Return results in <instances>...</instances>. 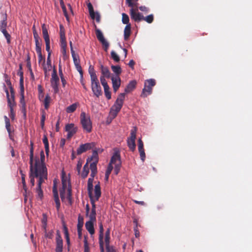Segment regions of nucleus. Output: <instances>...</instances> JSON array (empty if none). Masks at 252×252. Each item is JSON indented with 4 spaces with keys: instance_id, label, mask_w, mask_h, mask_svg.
<instances>
[{
    "instance_id": "38",
    "label": "nucleus",
    "mask_w": 252,
    "mask_h": 252,
    "mask_svg": "<svg viewBox=\"0 0 252 252\" xmlns=\"http://www.w3.org/2000/svg\"><path fill=\"white\" fill-rule=\"evenodd\" d=\"M60 42L66 41V38L65 36V32L64 31L63 27L62 25H60Z\"/></svg>"
},
{
    "instance_id": "17",
    "label": "nucleus",
    "mask_w": 252,
    "mask_h": 252,
    "mask_svg": "<svg viewBox=\"0 0 252 252\" xmlns=\"http://www.w3.org/2000/svg\"><path fill=\"white\" fill-rule=\"evenodd\" d=\"M53 195H54V200H55V202L56 203V207L57 210L58 211H59L60 208L61 204H60V199H59V195H58L57 188L56 187V184L55 182H54V186L53 188Z\"/></svg>"
},
{
    "instance_id": "56",
    "label": "nucleus",
    "mask_w": 252,
    "mask_h": 252,
    "mask_svg": "<svg viewBox=\"0 0 252 252\" xmlns=\"http://www.w3.org/2000/svg\"><path fill=\"white\" fill-rule=\"evenodd\" d=\"M71 55H72V57L73 58V62H74V64L75 65V64L80 63V60H79V59L77 58V57L75 55V52L73 50V49H72Z\"/></svg>"
},
{
    "instance_id": "41",
    "label": "nucleus",
    "mask_w": 252,
    "mask_h": 252,
    "mask_svg": "<svg viewBox=\"0 0 252 252\" xmlns=\"http://www.w3.org/2000/svg\"><path fill=\"white\" fill-rule=\"evenodd\" d=\"M96 211L91 210L90 214H88V216H89V219H90L89 220L91 221L95 222L96 221Z\"/></svg>"
},
{
    "instance_id": "26",
    "label": "nucleus",
    "mask_w": 252,
    "mask_h": 252,
    "mask_svg": "<svg viewBox=\"0 0 252 252\" xmlns=\"http://www.w3.org/2000/svg\"><path fill=\"white\" fill-rule=\"evenodd\" d=\"M17 74L20 77V88H23L24 87V76L23 72L22 71V64L19 65V68Z\"/></svg>"
},
{
    "instance_id": "2",
    "label": "nucleus",
    "mask_w": 252,
    "mask_h": 252,
    "mask_svg": "<svg viewBox=\"0 0 252 252\" xmlns=\"http://www.w3.org/2000/svg\"><path fill=\"white\" fill-rule=\"evenodd\" d=\"M125 97V93L120 94L115 103L111 108L110 112V115L112 119H114L118 115V113L121 110L124 103V99Z\"/></svg>"
},
{
    "instance_id": "53",
    "label": "nucleus",
    "mask_w": 252,
    "mask_h": 252,
    "mask_svg": "<svg viewBox=\"0 0 252 252\" xmlns=\"http://www.w3.org/2000/svg\"><path fill=\"white\" fill-rule=\"evenodd\" d=\"M138 151L140 154L141 160L143 162H144L146 158V155H145L144 149H138Z\"/></svg>"
},
{
    "instance_id": "60",
    "label": "nucleus",
    "mask_w": 252,
    "mask_h": 252,
    "mask_svg": "<svg viewBox=\"0 0 252 252\" xmlns=\"http://www.w3.org/2000/svg\"><path fill=\"white\" fill-rule=\"evenodd\" d=\"M100 80L101 83L102 85L103 86V88L108 86L107 81L104 76H100Z\"/></svg>"
},
{
    "instance_id": "10",
    "label": "nucleus",
    "mask_w": 252,
    "mask_h": 252,
    "mask_svg": "<svg viewBox=\"0 0 252 252\" xmlns=\"http://www.w3.org/2000/svg\"><path fill=\"white\" fill-rule=\"evenodd\" d=\"M94 27L95 28V31L96 37L99 41L102 44L104 50L107 52L109 48V44L104 38L103 33L99 29H97L96 25H94Z\"/></svg>"
},
{
    "instance_id": "8",
    "label": "nucleus",
    "mask_w": 252,
    "mask_h": 252,
    "mask_svg": "<svg viewBox=\"0 0 252 252\" xmlns=\"http://www.w3.org/2000/svg\"><path fill=\"white\" fill-rule=\"evenodd\" d=\"M136 132L137 128L136 127L134 126L130 130V136L129 137L127 138V146L128 147L130 150L132 152H134L135 150V139L136 138Z\"/></svg>"
},
{
    "instance_id": "51",
    "label": "nucleus",
    "mask_w": 252,
    "mask_h": 252,
    "mask_svg": "<svg viewBox=\"0 0 252 252\" xmlns=\"http://www.w3.org/2000/svg\"><path fill=\"white\" fill-rule=\"evenodd\" d=\"M104 93H105L106 97L108 99H110L111 98V92L109 91V86H107L106 87H104Z\"/></svg>"
},
{
    "instance_id": "19",
    "label": "nucleus",
    "mask_w": 252,
    "mask_h": 252,
    "mask_svg": "<svg viewBox=\"0 0 252 252\" xmlns=\"http://www.w3.org/2000/svg\"><path fill=\"white\" fill-rule=\"evenodd\" d=\"M121 163V156L119 151L115 152L111 158L109 164H119Z\"/></svg>"
},
{
    "instance_id": "34",
    "label": "nucleus",
    "mask_w": 252,
    "mask_h": 252,
    "mask_svg": "<svg viewBox=\"0 0 252 252\" xmlns=\"http://www.w3.org/2000/svg\"><path fill=\"white\" fill-rule=\"evenodd\" d=\"M20 95L21 97L20 102L21 106H26L24 98V87H23V88H20Z\"/></svg>"
},
{
    "instance_id": "13",
    "label": "nucleus",
    "mask_w": 252,
    "mask_h": 252,
    "mask_svg": "<svg viewBox=\"0 0 252 252\" xmlns=\"http://www.w3.org/2000/svg\"><path fill=\"white\" fill-rule=\"evenodd\" d=\"M59 82V78L58 76L57 71L54 68L52 73V78L51 79V86L54 89L55 93H57L58 89V83Z\"/></svg>"
},
{
    "instance_id": "62",
    "label": "nucleus",
    "mask_w": 252,
    "mask_h": 252,
    "mask_svg": "<svg viewBox=\"0 0 252 252\" xmlns=\"http://www.w3.org/2000/svg\"><path fill=\"white\" fill-rule=\"evenodd\" d=\"M46 45V50L48 52V54L51 53L50 51V40H45Z\"/></svg>"
},
{
    "instance_id": "57",
    "label": "nucleus",
    "mask_w": 252,
    "mask_h": 252,
    "mask_svg": "<svg viewBox=\"0 0 252 252\" xmlns=\"http://www.w3.org/2000/svg\"><path fill=\"white\" fill-rule=\"evenodd\" d=\"M64 230L65 239L66 240V242H67V245L69 246L70 245V239H69V234H68V231H67V228L66 226L64 227Z\"/></svg>"
},
{
    "instance_id": "31",
    "label": "nucleus",
    "mask_w": 252,
    "mask_h": 252,
    "mask_svg": "<svg viewBox=\"0 0 252 252\" xmlns=\"http://www.w3.org/2000/svg\"><path fill=\"white\" fill-rule=\"evenodd\" d=\"M43 143L44 144L45 153L47 156H48L49 153V146L47 136L44 135L43 138Z\"/></svg>"
},
{
    "instance_id": "61",
    "label": "nucleus",
    "mask_w": 252,
    "mask_h": 252,
    "mask_svg": "<svg viewBox=\"0 0 252 252\" xmlns=\"http://www.w3.org/2000/svg\"><path fill=\"white\" fill-rule=\"evenodd\" d=\"M84 252H90V248L88 243L87 240L85 238L84 241Z\"/></svg>"
},
{
    "instance_id": "43",
    "label": "nucleus",
    "mask_w": 252,
    "mask_h": 252,
    "mask_svg": "<svg viewBox=\"0 0 252 252\" xmlns=\"http://www.w3.org/2000/svg\"><path fill=\"white\" fill-rule=\"evenodd\" d=\"M113 168V167L112 165H111V164H109V165H108L107 170L106 171V172H105V177L106 180L108 179L109 175H110Z\"/></svg>"
},
{
    "instance_id": "14",
    "label": "nucleus",
    "mask_w": 252,
    "mask_h": 252,
    "mask_svg": "<svg viewBox=\"0 0 252 252\" xmlns=\"http://www.w3.org/2000/svg\"><path fill=\"white\" fill-rule=\"evenodd\" d=\"M95 145V143H87L81 145L77 150V154L79 155L86 151L93 149Z\"/></svg>"
},
{
    "instance_id": "35",
    "label": "nucleus",
    "mask_w": 252,
    "mask_h": 252,
    "mask_svg": "<svg viewBox=\"0 0 252 252\" xmlns=\"http://www.w3.org/2000/svg\"><path fill=\"white\" fill-rule=\"evenodd\" d=\"M88 8L89 9V13L90 16L92 19H94L95 17V12L94 10L93 6L91 2H89L87 4Z\"/></svg>"
},
{
    "instance_id": "49",
    "label": "nucleus",
    "mask_w": 252,
    "mask_h": 252,
    "mask_svg": "<svg viewBox=\"0 0 252 252\" xmlns=\"http://www.w3.org/2000/svg\"><path fill=\"white\" fill-rule=\"evenodd\" d=\"M129 19L128 16L126 14L123 13L122 14V22H123V23L124 24H126V25H127L129 24Z\"/></svg>"
},
{
    "instance_id": "5",
    "label": "nucleus",
    "mask_w": 252,
    "mask_h": 252,
    "mask_svg": "<svg viewBox=\"0 0 252 252\" xmlns=\"http://www.w3.org/2000/svg\"><path fill=\"white\" fill-rule=\"evenodd\" d=\"M156 80L154 79L146 80L144 83V87L142 90L141 96L146 97L152 93L153 87L156 85Z\"/></svg>"
},
{
    "instance_id": "23",
    "label": "nucleus",
    "mask_w": 252,
    "mask_h": 252,
    "mask_svg": "<svg viewBox=\"0 0 252 252\" xmlns=\"http://www.w3.org/2000/svg\"><path fill=\"white\" fill-rule=\"evenodd\" d=\"M131 34V25H127L124 30V39L126 41L128 39Z\"/></svg>"
},
{
    "instance_id": "58",
    "label": "nucleus",
    "mask_w": 252,
    "mask_h": 252,
    "mask_svg": "<svg viewBox=\"0 0 252 252\" xmlns=\"http://www.w3.org/2000/svg\"><path fill=\"white\" fill-rule=\"evenodd\" d=\"M67 199L69 201L70 204H71V187L69 185H68V188L67 189Z\"/></svg>"
},
{
    "instance_id": "20",
    "label": "nucleus",
    "mask_w": 252,
    "mask_h": 252,
    "mask_svg": "<svg viewBox=\"0 0 252 252\" xmlns=\"http://www.w3.org/2000/svg\"><path fill=\"white\" fill-rule=\"evenodd\" d=\"M137 82L135 80L130 81L125 89L126 93H129L133 91L136 88Z\"/></svg>"
},
{
    "instance_id": "4",
    "label": "nucleus",
    "mask_w": 252,
    "mask_h": 252,
    "mask_svg": "<svg viewBox=\"0 0 252 252\" xmlns=\"http://www.w3.org/2000/svg\"><path fill=\"white\" fill-rule=\"evenodd\" d=\"M90 168L91 173V177L89 178L88 180V191L89 197H92V196H93L92 191L93 189L94 178L97 173V169L94 163L90 165Z\"/></svg>"
},
{
    "instance_id": "29",
    "label": "nucleus",
    "mask_w": 252,
    "mask_h": 252,
    "mask_svg": "<svg viewBox=\"0 0 252 252\" xmlns=\"http://www.w3.org/2000/svg\"><path fill=\"white\" fill-rule=\"evenodd\" d=\"M99 243H103V227L102 222H100L99 223Z\"/></svg>"
},
{
    "instance_id": "33",
    "label": "nucleus",
    "mask_w": 252,
    "mask_h": 252,
    "mask_svg": "<svg viewBox=\"0 0 252 252\" xmlns=\"http://www.w3.org/2000/svg\"><path fill=\"white\" fill-rule=\"evenodd\" d=\"M42 222V227L44 231V232H46V227L47 225V217L45 214H43L42 215V219L41 220Z\"/></svg>"
},
{
    "instance_id": "63",
    "label": "nucleus",
    "mask_w": 252,
    "mask_h": 252,
    "mask_svg": "<svg viewBox=\"0 0 252 252\" xmlns=\"http://www.w3.org/2000/svg\"><path fill=\"white\" fill-rule=\"evenodd\" d=\"M75 67L77 71L79 72L81 77H83V70L80 63L75 64Z\"/></svg>"
},
{
    "instance_id": "3",
    "label": "nucleus",
    "mask_w": 252,
    "mask_h": 252,
    "mask_svg": "<svg viewBox=\"0 0 252 252\" xmlns=\"http://www.w3.org/2000/svg\"><path fill=\"white\" fill-rule=\"evenodd\" d=\"M98 161V155L97 151L96 150H94L93 152L92 156L90 158H88L87 159V162L86 164L84 165L83 169V171L81 173V177L82 178H86L89 173V168L88 164L89 162H91L90 165L93 164V163H95V166H96L97 163ZM97 167V166H96Z\"/></svg>"
},
{
    "instance_id": "25",
    "label": "nucleus",
    "mask_w": 252,
    "mask_h": 252,
    "mask_svg": "<svg viewBox=\"0 0 252 252\" xmlns=\"http://www.w3.org/2000/svg\"><path fill=\"white\" fill-rule=\"evenodd\" d=\"M94 194L95 201H97L100 197L101 194L99 182L94 186Z\"/></svg>"
},
{
    "instance_id": "21",
    "label": "nucleus",
    "mask_w": 252,
    "mask_h": 252,
    "mask_svg": "<svg viewBox=\"0 0 252 252\" xmlns=\"http://www.w3.org/2000/svg\"><path fill=\"white\" fill-rule=\"evenodd\" d=\"M2 20L0 24V30L3 31L6 29L7 27V14L6 13H1Z\"/></svg>"
},
{
    "instance_id": "28",
    "label": "nucleus",
    "mask_w": 252,
    "mask_h": 252,
    "mask_svg": "<svg viewBox=\"0 0 252 252\" xmlns=\"http://www.w3.org/2000/svg\"><path fill=\"white\" fill-rule=\"evenodd\" d=\"M84 225V219L82 216L80 215H79L78 218V223H77V230L78 232H81L82 231V227Z\"/></svg>"
},
{
    "instance_id": "18",
    "label": "nucleus",
    "mask_w": 252,
    "mask_h": 252,
    "mask_svg": "<svg viewBox=\"0 0 252 252\" xmlns=\"http://www.w3.org/2000/svg\"><path fill=\"white\" fill-rule=\"evenodd\" d=\"M113 88L114 92H116L121 86V78L118 76H113L111 78Z\"/></svg>"
},
{
    "instance_id": "16",
    "label": "nucleus",
    "mask_w": 252,
    "mask_h": 252,
    "mask_svg": "<svg viewBox=\"0 0 252 252\" xmlns=\"http://www.w3.org/2000/svg\"><path fill=\"white\" fill-rule=\"evenodd\" d=\"M65 131L68 132L67 135V138H71L74 134H75L77 131V127L75 126L73 124H67L65 127Z\"/></svg>"
},
{
    "instance_id": "15",
    "label": "nucleus",
    "mask_w": 252,
    "mask_h": 252,
    "mask_svg": "<svg viewBox=\"0 0 252 252\" xmlns=\"http://www.w3.org/2000/svg\"><path fill=\"white\" fill-rule=\"evenodd\" d=\"M63 250V240L60 235L59 231L57 232L56 237V248L55 252H62Z\"/></svg>"
},
{
    "instance_id": "48",
    "label": "nucleus",
    "mask_w": 252,
    "mask_h": 252,
    "mask_svg": "<svg viewBox=\"0 0 252 252\" xmlns=\"http://www.w3.org/2000/svg\"><path fill=\"white\" fill-rule=\"evenodd\" d=\"M133 222L135 223V226L134 227V234L136 238L140 236V233L138 229V222L136 220H134Z\"/></svg>"
},
{
    "instance_id": "42",
    "label": "nucleus",
    "mask_w": 252,
    "mask_h": 252,
    "mask_svg": "<svg viewBox=\"0 0 252 252\" xmlns=\"http://www.w3.org/2000/svg\"><path fill=\"white\" fill-rule=\"evenodd\" d=\"M50 100H51L50 96L48 94L46 95V96H45V98L44 99V105L45 108L46 109H48L49 108Z\"/></svg>"
},
{
    "instance_id": "47",
    "label": "nucleus",
    "mask_w": 252,
    "mask_h": 252,
    "mask_svg": "<svg viewBox=\"0 0 252 252\" xmlns=\"http://www.w3.org/2000/svg\"><path fill=\"white\" fill-rule=\"evenodd\" d=\"M61 52L63 56H65L66 54V41H61Z\"/></svg>"
},
{
    "instance_id": "9",
    "label": "nucleus",
    "mask_w": 252,
    "mask_h": 252,
    "mask_svg": "<svg viewBox=\"0 0 252 252\" xmlns=\"http://www.w3.org/2000/svg\"><path fill=\"white\" fill-rule=\"evenodd\" d=\"M91 88L94 94L97 97H99L102 94L101 86L97 78L91 80Z\"/></svg>"
},
{
    "instance_id": "12",
    "label": "nucleus",
    "mask_w": 252,
    "mask_h": 252,
    "mask_svg": "<svg viewBox=\"0 0 252 252\" xmlns=\"http://www.w3.org/2000/svg\"><path fill=\"white\" fill-rule=\"evenodd\" d=\"M5 88V92L6 94V97L7 99V103H8V106L9 107H14L16 106V103L15 102V94H14V89H11L10 91V94H9V93L8 92V91L7 89L5 87V86L4 85Z\"/></svg>"
},
{
    "instance_id": "27",
    "label": "nucleus",
    "mask_w": 252,
    "mask_h": 252,
    "mask_svg": "<svg viewBox=\"0 0 252 252\" xmlns=\"http://www.w3.org/2000/svg\"><path fill=\"white\" fill-rule=\"evenodd\" d=\"M101 72L102 75V76L104 77L109 78L110 76V72L107 67L103 66L102 65L100 66Z\"/></svg>"
},
{
    "instance_id": "39",
    "label": "nucleus",
    "mask_w": 252,
    "mask_h": 252,
    "mask_svg": "<svg viewBox=\"0 0 252 252\" xmlns=\"http://www.w3.org/2000/svg\"><path fill=\"white\" fill-rule=\"evenodd\" d=\"M89 72L90 75L91 80L97 78V76L96 75L95 72L94 70V68L91 65L90 66L89 68Z\"/></svg>"
},
{
    "instance_id": "24",
    "label": "nucleus",
    "mask_w": 252,
    "mask_h": 252,
    "mask_svg": "<svg viewBox=\"0 0 252 252\" xmlns=\"http://www.w3.org/2000/svg\"><path fill=\"white\" fill-rule=\"evenodd\" d=\"M43 182H42V179H40V180H38V184H37V187L36 189V192L37 193L38 197L40 198H42L43 197V191L41 189V184H42Z\"/></svg>"
},
{
    "instance_id": "54",
    "label": "nucleus",
    "mask_w": 252,
    "mask_h": 252,
    "mask_svg": "<svg viewBox=\"0 0 252 252\" xmlns=\"http://www.w3.org/2000/svg\"><path fill=\"white\" fill-rule=\"evenodd\" d=\"M143 20L146 21L148 23H152L154 20V16L153 14H150L145 17H144Z\"/></svg>"
},
{
    "instance_id": "11",
    "label": "nucleus",
    "mask_w": 252,
    "mask_h": 252,
    "mask_svg": "<svg viewBox=\"0 0 252 252\" xmlns=\"http://www.w3.org/2000/svg\"><path fill=\"white\" fill-rule=\"evenodd\" d=\"M137 1H134L135 5L133 7H131V8L130 9L129 13L131 18L133 19L136 22H139L143 20L144 19L143 15L138 11V8L137 7L134 8L133 7L136 6Z\"/></svg>"
},
{
    "instance_id": "64",
    "label": "nucleus",
    "mask_w": 252,
    "mask_h": 252,
    "mask_svg": "<svg viewBox=\"0 0 252 252\" xmlns=\"http://www.w3.org/2000/svg\"><path fill=\"white\" fill-rule=\"evenodd\" d=\"M144 149V144L141 138H139L138 140V149Z\"/></svg>"
},
{
    "instance_id": "22",
    "label": "nucleus",
    "mask_w": 252,
    "mask_h": 252,
    "mask_svg": "<svg viewBox=\"0 0 252 252\" xmlns=\"http://www.w3.org/2000/svg\"><path fill=\"white\" fill-rule=\"evenodd\" d=\"M94 221H88L85 223V227L90 234L93 235L94 233Z\"/></svg>"
},
{
    "instance_id": "6",
    "label": "nucleus",
    "mask_w": 252,
    "mask_h": 252,
    "mask_svg": "<svg viewBox=\"0 0 252 252\" xmlns=\"http://www.w3.org/2000/svg\"><path fill=\"white\" fill-rule=\"evenodd\" d=\"M80 121L83 128L88 133L92 131V124L89 116H86L85 112H82L80 114Z\"/></svg>"
},
{
    "instance_id": "45",
    "label": "nucleus",
    "mask_w": 252,
    "mask_h": 252,
    "mask_svg": "<svg viewBox=\"0 0 252 252\" xmlns=\"http://www.w3.org/2000/svg\"><path fill=\"white\" fill-rule=\"evenodd\" d=\"M50 56H51V53L48 54L47 59V63L46 64H43V67L44 65H46L47 67V69L48 70H50L52 68V65H51V61L50 59Z\"/></svg>"
},
{
    "instance_id": "59",
    "label": "nucleus",
    "mask_w": 252,
    "mask_h": 252,
    "mask_svg": "<svg viewBox=\"0 0 252 252\" xmlns=\"http://www.w3.org/2000/svg\"><path fill=\"white\" fill-rule=\"evenodd\" d=\"M10 108V113L9 117L12 120H14L15 119V113L14 110V107H9Z\"/></svg>"
},
{
    "instance_id": "50",
    "label": "nucleus",
    "mask_w": 252,
    "mask_h": 252,
    "mask_svg": "<svg viewBox=\"0 0 252 252\" xmlns=\"http://www.w3.org/2000/svg\"><path fill=\"white\" fill-rule=\"evenodd\" d=\"M60 2L61 6L63 9V14H64V16H65L66 19L68 20V16H67L66 9L65 6V5L64 4V2L63 1V0H60Z\"/></svg>"
},
{
    "instance_id": "32",
    "label": "nucleus",
    "mask_w": 252,
    "mask_h": 252,
    "mask_svg": "<svg viewBox=\"0 0 252 252\" xmlns=\"http://www.w3.org/2000/svg\"><path fill=\"white\" fill-rule=\"evenodd\" d=\"M42 31L43 36L44 40H50V37L48 34V30L46 28L45 25L44 24L42 25Z\"/></svg>"
},
{
    "instance_id": "30",
    "label": "nucleus",
    "mask_w": 252,
    "mask_h": 252,
    "mask_svg": "<svg viewBox=\"0 0 252 252\" xmlns=\"http://www.w3.org/2000/svg\"><path fill=\"white\" fill-rule=\"evenodd\" d=\"M79 103H74L70 105H69V106L67 107V108H66V111L67 113H73L74 112L78 106H79Z\"/></svg>"
},
{
    "instance_id": "1",
    "label": "nucleus",
    "mask_w": 252,
    "mask_h": 252,
    "mask_svg": "<svg viewBox=\"0 0 252 252\" xmlns=\"http://www.w3.org/2000/svg\"><path fill=\"white\" fill-rule=\"evenodd\" d=\"M40 159L36 157L33 163V168H35V172L37 173L38 170L41 171L42 175L46 176L47 173V169L45 163V155L43 150L40 153Z\"/></svg>"
},
{
    "instance_id": "7",
    "label": "nucleus",
    "mask_w": 252,
    "mask_h": 252,
    "mask_svg": "<svg viewBox=\"0 0 252 252\" xmlns=\"http://www.w3.org/2000/svg\"><path fill=\"white\" fill-rule=\"evenodd\" d=\"M30 178L31 179L30 180V183L32 185V186H34V178H38L39 180L40 179H42V182L44 181V180L47 179V175L48 174L46 175V176H44V175H42V173L41 171L38 170V171L37 173L35 172V168H33V165H32V168H31V165H30Z\"/></svg>"
},
{
    "instance_id": "55",
    "label": "nucleus",
    "mask_w": 252,
    "mask_h": 252,
    "mask_svg": "<svg viewBox=\"0 0 252 252\" xmlns=\"http://www.w3.org/2000/svg\"><path fill=\"white\" fill-rule=\"evenodd\" d=\"M20 173L22 176V184L23 185V189L26 191V182H25V175L23 173V171L22 170H20Z\"/></svg>"
},
{
    "instance_id": "46",
    "label": "nucleus",
    "mask_w": 252,
    "mask_h": 252,
    "mask_svg": "<svg viewBox=\"0 0 252 252\" xmlns=\"http://www.w3.org/2000/svg\"><path fill=\"white\" fill-rule=\"evenodd\" d=\"M4 80L7 84V85L9 87L10 91L11 89H14L12 86V84L10 81V78L8 76L7 74H4Z\"/></svg>"
},
{
    "instance_id": "52",
    "label": "nucleus",
    "mask_w": 252,
    "mask_h": 252,
    "mask_svg": "<svg viewBox=\"0 0 252 252\" xmlns=\"http://www.w3.org/2000/svg\"><path fill=\"white\" fill-rule=\"evenodd\" d=\"M111 56L112 59L116 62H119L120 60L119 56L114 51H112L111 52Z\"/></svg>"
},
{
    "instance_id": "40",
    "label": "nucleus",
    "mask_w": 252,
    "mask_h": 252,
    "mask_svg": "<svg viewBox=\"0 0 252 252\" xmlns=\"http://www.w3.org/2000/svg\"><path fill=\"white\" fill-rule=\"evenodd\" d=\"M33 147H31L30 151V164L31 165V168H32V165H33Z\"/></svg>"
},
{
    "instance_id": "36",
    "label": "nucleus",
    "mask_w": 252,
    "mask_h": 252,
    "mask_svg": "<svg viewBox=\"0 0 252 252\" xmlns=\"http://www.w3.org/2000/svg\"><path fill=\"white\" fill-rule=\"evenodd\" d=\"M111 69L112 71L116 74V76H118L122 73V69L119 65H112Z\"/></svg>"
},
{
    "instance_id": "37",
    "label": "nucleus",
    "mask_w": 252,
    "mask_h": 252,
    "mask_svg": "<svg viewBox=\"0 0 252 252\" xmlns=\"http://www.w3.org/2000/svg\"><path fill=\"white\" fill-rule=\"evenodd\" d=\"M62 183L63 186L62 188L67 189V177L65 176V173L63 171L62 172Z\"/></svg>"
},
{
    "instance_id": "44",
    "label": "nucleus",
    "mask_w": 252,
    "mask_h": 252,
    "mask_svg": "<svg viewBox=\"0 0 252 252\" xmlns=\"http://www.w3.org/2000/svg\"><path fill=\"white\" fill-rule=\"evenodd\" d=\"M3 34L4 36H5V38L6 39V41L8 44H10L11 42V36L8 33V32L6 31V29L3 30V31H0Z\"/></svg>"
}]
</instances>
